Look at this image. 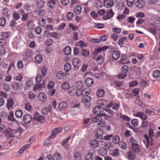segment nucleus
<instances>
[{
	"label": "nucleus",
	"instance_id": "1",
	"mask_svg": "<svg viewBox=\"0 0 160 160\" xmlns=\"http://www.w3.org/2000/svg\"><path fill=\"white\" fill-rule=\"evenodd\" d=\"M148 133L149 137L146 134H145L144 136V138L145 139V141H144V143L145 144V146L147 148L148 147L149 144H150L149 138L152 140V138L154 136V132L153 129L152 128L150 129L149 130Z\"/></svg>",
	"mask_w": 160,
	"mask_h": 160
},
{
	"label": "nucleus",
	"instance_id": "2",
	"mask_svg": "<svg viewBox=\"0 0 160 160\" xmlns=\"http://www.w3.org/2000/svg\"><path fill=\"white\" fill-rule=\"evenodd\" d=\"M99 111V113H97L98 111H93V112L96 114H97V115L96 117L92 118V122H99L101 121H102V118L101 116H106V115L105 113H103L102 112H101L100 111Z\"/></svg>",
	"mask_w": 160,
	"mask_h": 160
},
{
	"label": "nucleus",
	"instance_id": "3",
	"mask_svg": "<svg viewBox=\"0 0 160 160\" xmlns=\"http://www.w3.org/2000/svg\"><path fill=\"white\" fill-rule=\"evenodd\" d=\"M114 14L112 10L110 9L107 12L106 15L103 16V18L104 20L109 19L113 16Z\"/></svg>",
	"mask_w": 160,
	"mask_h": 160
},
{
	"label": "nucleus",
	"instance_id": "4",
	"mask_svg": "<svg viewBox=\"0 0 160 160\" xmlns=\"http://www.w3.org/2000/svg\"><path fill=\"white\" fill-rule=\"evenodd\" d=\"M89 146L91 148H95L99 146L98 142L97 140H92L89 142Z\"/></svg>",
	"mask_w": 160,
	"mask_h": 160
},
{
	"label": "nucleus",
	"instance_id": "5",
	"mask_svg": "<svg viewBox=\"0 0 160 160\" xmlns=\"http://www.w3.org/2000/svg\"><path fill=\"white\" fill-rule=\"evenodd\" d=\"M120 57V54L119 52L114 50L111 53V57L112 58L115 60H118Z\"/></svg>",
	"mask_w": 160,
	"mask_h": 160
},
{
	"label": "nucleus",
	"instance_id": "6",
	"mask_svg": "<svg viewBox=\"0 0 160 160\" xmlns=\"http://www.w3.org/2000/svg\"><path fill=\"white\" fill-rule=\"evenodd\" d=\"M68 106V103L65 101L61 102L58 104V108L60 110L66 109Z\"/></svg>",
	"mask_w": 160,
	"mask_h": 160
},
{
	"label": "nucleus",
	"instance_id": "7",
	"mask_svg": "<svg viewBox=\"0 0 160 160\" xmlns=\"http://www.w3.org/2000/svg\"><path fill=\"white\" fill-rule=\"evenodd\" d=\"M72 65L74 67V69L75 70H78L79 68V61L77 58H74L72 61Z\"/></svg>",
	"mask_w": 160,
	"mask_h": 160
},
{
	"label": "nucleus",
	"instance_id": "8",
	"mask_svg": "<svg viewBox=\"0 0 160 160\" xmlns=\"http://www.w3.org/2000/svg\"><path fill=\"white\" fill-rule=\"evenodd\" d=\"M47 96L43 93H40L38 97V99L42 102H44L46 100Z\"/></svg>",
	"mask_w": 160,
	"mask_h": 160
},
{
	"label": "nucleus",
	"instance_id": "9",
	"mask_svg": "<svg viewBox=\"0 0 160 160\" xmlns=\"http://www.w3.org/2000/svg\"><path fill=\"white\" fill-rule=\"evenodd\" d=\"M33 119L37 120V121L40 122H42L44 119V117L40 115L38 113H36L33 118Z\"/></svg>",
	"mask_w": 160,
	"mask_h": 160
},
{
	"label": "nucleus",
	"instance_id": "10",
	"mask_svg": "<svg viewBox=\"0 0 160 160\" xmlns=\"http://www.w3.org/2000/svg\"><path fill=\"white\" fill-rule=\"evenodd\" d=\"M113 3L112 0H105L104 1V6L108 8L111 7L113 5Z\"/></svg>",
	"mask_w": 160,
	"mask_h": 160
},
{
	"label": "nucleus",
	"instance_id": "11",
	"mask_svg": "<svg viewBox=\"0 0 160 160\" xmlns=\"http://www.w3.org/2000/svg\"><path fill=\"white\" fill-rule=\"evenodd\" d=\"M14 131L15 130L8 128L5 131V133L9 138L13 137H14V135L12 134V132Z\"/></svg>",
	"mask_w": 160,
	"mask_h": 160
},
{
	"label": "nucleus",
	"instance_id": "12",
	"mask_svg": "<svg viewBox=\"0 0 160 160\" xmlns=\"http://www.w3.org/2000/svg\"><path fill=\"white\" fill-rule=\"evenodd\" d=\"M32 119V117L29 114H27L23 117V120L24 122L26 123H29Z\"/></svg>",
	"mask_w": 160,
	"mask_h": 160
},
{
	"label": "nucleus",
	"instance_id": "13",
	"mask_svg": "<svg viewBox=\"0 0 160 160\" xmlns=\"http://www.w3.org/2000/svg\"><path fill=\"white\" fill-rule=\"evenodd\" d=\"M85 83L88 87H89L93 85V80L91 78H88L86 79Z\"/></svg>",
	"mask_w": 160,
	"mask_h": 160
},
{
	"label": "nucleus",
	"instance_id": "14",
	"mask_svg": "<svg viewBox=\"0 0 160 160\" xmlns=\"http://www.w3.org/2000/svg\"><path fill=\"white\" fill-rule=\"evenodd\" d=\"M62 130V128L61 127H59L58 128H54L52 131V134L54 136H56V135L61 132Z\"/></svg>",
	"mask_w": 160,
	"mask_h": 160
},
{
	"label": "nucleus",
	"instance_id": "15",
	"mask_svg": "<svg viewBox=\"0 0 160 160\" xmlns=\"http://www.w3.org/2000/svg\"><path fill=\"white\" fill-rule=\"evenodd\" d=\"M135 5L139 8H141L144 6L145 3L142 0H138L136 2Z\"/></svg>",
	"mask_w": 160,
	"mask_h": 160
},
{
	"label": "nucleus",
	"instance_id": "16",
	"mask_svg": "<svg viewBox=\"0 0 160 160\" xmlns=\"http://www.w3.org/2000/svg\"><path fill=\"white\" fill-rule=\"evenodd\" d=\"M132 149V150L136 152H139V147L138 144L137 143H133L131 144Z\"/></svg>",
	"mask_w": 160,
	"mask_h": 160
},
{
	"label": "nucleus",
	"instance_id": "17",
	"mask_svg": "<svg viewBox=\"0 0 160 160\" xmlns=\"http://www.w3.org/2000/svg\"><path fill=\"white\" fill-rule=\"evenodd\" d=\"M101 131L99 130V132L98 131L96 135L94 136V138L95 140H97L98 142L100 141L102 139V135L100 134L99 132H101Z\"/></svg>",
	"mask_w": 160,
	"mask_h": 160
},
{
	"label": "nucleus",
	"instance_id": "18",
	"mask_svg": "<svg viewBox=\"0 0 160 160\" xmlns=\"http://www.w3.org/2000/svg\"><path fill=\"white\" fill-rule=\"evenodd\" d=\"M98 152L99 155L103 156L107 154V152L106 148H101L98 150Z\"/></svg>",
	"mask_w": 160,
	"mask_h": 160
},
{
	"label": "nucleus",
	"instance_id": "19",
	"mask_svg": "<svg viewBox=\"0 0 160 160\" xmlns=\"http://www.w3.org/2000/svg\"><path fill=\"white\" fill-rule=\"evenodd\" d=\"M135 116L139 117L142 119L145 120L147 118V116L144 113L142 112H138L135 114Z\"/></svg>",
	"mask_w": 160,
	"mask_h": 160
},
{
	"label": "nucleus",
	"instance_id": "20",
	"mask_svg": "<svg viewBox=\"0 0 160 160\" xmlns=\"http://www.w3.org/2000/svg\"><path fill=\"white\" fill-rule=\"evenodd\" d=\"M105 94V91L102 89L98 90L97 92V96L99 98L103 97Z\"/></svg>",
	"mask_w": 160,
	"mask_h": 160
},
{
	"label": "nucleus",
	"instance_id": "21",
	"mask_svg": "<svg viewBox=\"0 0 160 160\" xmlns=\"http://www.w3.org/2000/svg\"><path fill=\"white\" fill-rule=\"evenodd\" d=\"M83 85V83L81 81H77L75 84V87L78 89H81Z\"/></svg>",
	"mask_w": 160,
	"mask_h": 160
},
{
	"label": "nucleus",
	"instance_id": "22",
	"mask_svg": "<svg viewBox=\"0 0 160 160\" xmlns=\"http://www.w3.org/2000/svg\"><path fill=\"white\" fill-rule=\"evenodd\" d=\"M45 4V3L43 0H37L36 2L37 6L40 8H41L43 7Z\"/></svg>",
	"mask_w": 160,
	"mask_h": 160
},
{
	"label": "nucleus",
	"instance_id": "23",
	"mask_svg": "<svg viewBox=\"0 0 160 160\" xmlns=\"http://www.w3.org/2000/svg\"><path fill=\"white\" fill-rule=\"evenodd\" d=\"M81 55L85 57H87L89 56L90 54L89 51L86 49H82L81 51Z\"/></svg>",
	"mask_w": 160,
	"mask_h": 160
},
{
	"label": "nucleus",
	"instance_id": "24",
	"mask_svg": "<svg viewBox=\"0 0 160 160\" xmlns=\"http://www.w3.org/2000/svg\"><path fill=\"white\" fill-rule=\"evenodd\" d=\"M13 104V101L12 99L10 98L8 101L7 104V107L8 109H10L12 108Z\"/></svg>",
	"mask_w": 160,
	"mask_h": 160
},
{
	"label": "nucleus",
	"instance_id": "25",
	"mask_svg": "<svg viewBox=\"0 0 160 160\" xmlns=\"http://www.w3.org/2000/svg\"><path fill=\"white\" fill-rule=\"evenodd\" d=\"M63 51L65 54L68 55L71 52V49L70 47L67 46L64 48Z\"/></svg>",
	"mask_w": 160,
	"mask_h": 160
},
{
	"label": "nucleus",
	"instance_id": "26",
	"mask_svg": "<svg viewBox=\"0 0 160 160\" xmlns=\"http://www.w3.org/2000/svg\"><path fill=\"white\" fill-rule=\"evenodd\" d=\"M30 144H28L24 145L19 151L18 153L19 154H21L22 153L25 149L30 147Z\"/></svg>",
	"mask_w": 160,
	"mask_h": 160
},
{
	"label": "nucleus",
	"instance_id": "27",
	"mask_svg": "<svg viewBox=\"0 0 160 160\" xmlns=\"http://www.w3.org/2000/svg\"><path fill=\"white\" fill-rule=\"evenodd\" d=\"M66 73L62 71H60L56 74V77L58 79H62L66 76Z\"/></svg>",
	"mask_w": 160,
	"mask_h": 160
},
{
	"label": "nucleus",
	"instance_id": "28",
	"mask_svg": "<svg viewBox=\"0 0 160 160\" xmlns=\"http://www.w3.org/2000/svg\"><path fill=\"white\" fill-rule=\"evenodd\" d=\"M77 89L75 87H71L69 91L70 94L71 96H73L76 94Z\"/></svg>",
	"mask_w": 160,
	"mask_h": 160
},
{
	"label": "nucleus",
	"instance_id": "29",
	"mask_svg": "<svg viewBox=\"0 0 160 160\" xmlns=\"http://www.w3.org/2000/svg\"><path fill=\"white\" fill-rule=\"evenodd\" d=\"M74 12L77 14H79L82 11L81 7L80 5H78L74 8Z\"/></svg>",
	"mask_w": 160,
	"mask_h": 160
},
{
	"label": "nucleus",
	"instance_id": "30",
	"mask_svg": "<svg viewBox=\"0 0 160 160\" xmlns=\"http://www.w3.org/2000/svg\"><path fill=\"white\" fill-rule=\"evenodd\" d=\"M112 142L113 143L117 144L120 142V138L119 136H115L112 137Z\"/></svg>",
	"mask_w": 160,
	"mask_h": 160
},
{
	"label": "nucleus",
	"instance_id": "31",
	"mask_svg": "<svg viewBox=\"0 0 160 160\" xmlns=\"http://www.w3.org/2000/svg\"><path fill=\"white\" fill-rule=\"evenodd\" d=\"M71 65L69 63H66L64 67V69L65 71L68 72L71 69Z\"/></svg>",
	"mask_w": 160,
	"mask_h": 160
},
{
	"label": "nucleus",
	"instance_id": "32",
	"mask_svg": "<svg viewBox=\"0 0 160 160\" xmlns=\"http://www.w3.org/2000/svg\"><path fill=\"white\" fill-rule=\"evenodd\" d=\"M61 88L63 90H67L70 88V85L68 82H66L61 85Z\"/></svg>",
	"mask_w": 160,
	"mask_h": 160
},
{
	"label": "nucleus",
	"instance_id": "33",
	"mask_svg": "<svg viewBox=\"0 0 160 160\" xmlns=\"http://www.w3.org/2000/svg\"><path fill=\"white\" fill-rule=\"evenodd\" d=\"M91 97L88 95H85L83 97L82 101L84 103H87L89 101L91 100Z\"/></svg>",
	"mask_w": 160,
	"mask_h": 160
},
{
	"label": "nucleus",
	"instance_id": "34",
	"mask_svg": "<svg viewBox=\"0 0 160 160\" xmlns=\"http://www.w3.org/2000/svg\"><path fill=\"white\" fill-rule=\"evenodd\" d=\"M20 84L16 82H14L12 83V88L14 90H16L19 89Z\"/></svg>",
	"mask_w": 160,
	"mask_h": 160
},
{
	"label": "nucleus",
	"instance_id": "35",
	"mask_svg": "<svg viewBox=\"0 0 160 160\" xmlns=\"http://www.w3.org/2000/svg\"><path fill=\"white\" fill-rule=\"evenodd\" d=\"M122 72V73L127 74L129 71V68L127 65H123L121 68Z\"/></svg>",
	"mask_w": 160,
	"mask_h": 160
},
{
	"label": "nucleus",
	"instance_id": "36",
	"mask_svg": "<svg viewBox=\"0 0 160 160\" xmlns=\"http://www.w3.org/2000/svg\"><path fill=\"white\" fill-rule=\"evenodd\" d=\"M128 158L131 160H133L135 158V155L134 153L131 152H129L128 153Z\"/></svg>",
	"mask_w": 160,
	"mask_h": 160
},
{
	"label": "nucleus",
	"instance_id": "37",
	"mask_svg": "<svg viewBox=\"0 0 160 160\" xmlns=\"http://www.w3.org/2000/svg\"><path fill=\"white\" fill-rule=\"evenodd\" d=\"M103 60V57L101 56H98L96 59L97 62L99 64H102L104 62Z\"/></svg>",
	"mask_w": 160,
	"mask_h": 160
},
{
	"label": "nucleus",
	"instance_id": "38",
	"mask_svg": "<svg viewBox=\"0 0 160 160\" xmlns=\"http://www.w3.org/2000/svg\"><path fill=\"white\" fill-rule=\"evenodd\" d=\"M52 158L53 160H61V156L59 153H57L54 154Z\"/></svg>",
	"mask_w": 160,
	"mask_h": 160
},
{
	"label": "nucleus",
	"instance_id": "39",
	"mask_svg": "<svg viewBox=\"0 0 160 160\" xmlns=\"http://www.w3.org/2000/svg\"><path fill=\"white\" fill-rule=\"evenodd\" d=\"M42 60V57L41 55H37L35 58V61L38 63H40Z\"/></svg>",
	"mask_w": 160,
	"mask_h": 160
},
{
	"label": "nucleus",
	"instance_id": "40",
	"mask_svg": "<svg viewBox=\"0 0 160 160\" xmlns=\"http://www.w3.org/2000/svg\"><path fill=\"white\" fill-rule=\"evenodd\" d=\"M92 153H88L86 154L85 156V159L86 160H92L93 158Z\"/></svg>",
	"mask_w": 160,
	"mask_h": 160
},
{
	"label": "nucleus",
	"instance_id": "41",
	"mask_svg": "<svg viewBox=\"0 0 160 160\" xmlns=\"http://www.w3.org/2000/svg\"><path fill=\"white\" fill-rule=\"evenodd\" d=\"M120 147L123 149H125L127 148L126 145L125 143L122 141L118 143Z\"/></svg>",
	"mask_w": 160,
	"mask_h": 160
},
{
	"label": "nucleus",
	"instance_id": "42",
	"mask_svg": "<svg viewBox=\"0 0 160 160\" xmlns=\"http://www.w3.org/2000/svg\"><path fill=\"white\" fill-rule=\"evenodd\" d=\"M153 77L157 78L160 77V71L159 70H155L153 72Z\"/></svg>",
	"mask_w": 160,
	"mask_h": 160
},
{
	"label": "nucleus",
	"instance_id": "43",
	"mask_svg": "<svg viewBox=\"0 0 160 160\" xmlns=\"http://www.w3.org/2000/svg\"><path fill=\"white\" fill-rule=\"evenodd\" d=\"M6 22V20L4 17H2L0 18V26L2 27L4 26Z\"/></svg>",
	"mask_w": 160,
	"mask_h": 160
},
{
	"label": "nucleus",
	"instance_id": "44",
	"mask_svg": "<svg viewBox=\"0 0 160 160\" xmlns=\"http://www.w3.org/2000/svg\"><path fill=\"white\" fill-rule=\"evenodd\" d=\"M139 92V89L138 88H135L132 91V94L133 95L135 96H137V97H138V96L137 95L138 94Z\"/></svg>",
	"mask_w": 160,
	"mask_h": 160
},
{
	"label": "nucleus",
	"instance_id": "45",
	"mask_svg": "<svg viewBox=\"0 0 160 160\" xmlns=\"http://www.w3.org/2000/svg\"><path fill=\"white\" fill-rule=\"evenodd\" d=\"M104 146L106 148L110 149L112 148V145L111 143L106 142L104 143Z\"/></svg>",
	"mask_w": 160,
	"mask_h": 160
},
{
	"label": "nucleus",
	"instance_id": "46",
	"mask_svg": "<svg viewBox=\"0 0 160 160\" xmlns=\"http://www.w3.org/2000/svg\"><path fill=\"white\" fill-rule=\"evenodd\" d=\"M79 45L81 47H86L88 46L87 43L81 40L80 41L78 42L77 43V46H78Z\"/></svg>",
	"mask_w": 160,
	"mask_h": 160
},
{
	"label": "nucleus",
	"instance_id": "47",
	"mask_svg": "<svg viewBox=\"0 0 160 160\" xmlns=\"http://www.w3.org/2000/svg\"><path fill=\"white\" fill-rule=\"evenodd\" d=\"M108 48V46H105L103 47L98 48L96 50L98 52H100L101 51H106Z\"/></svg>",
	"mask_w": 160,
	"mask_h": 160
},
{
	"label": "nucleus",
	"instance_id": "48",
	"mask_svg": "<svg viewBox=\"0 0 160 160\" xmlns=\"http://www.w3.org/2000/svg\"><path fill=\"white\" fill-rule=\"evenodd\" d=\"M148 31L153 35L156 34V30L155 28L154 27H149L148 29Z\"/></svg>",
	"mask_w": 160,
	"mask_h": 160
},
{
	"label": "nucleus",
	"instance_id": "49",
	"mask_svg": "<svg viewBox=\"0 0 160 160\" xmlns=\"http://www.w3.org/2000/svg\"><path fill=\"white\" fill-rule=\"evenodd\" d=\"M22 111H16L15 115L17 118H20L22 116Z\"/></svg>",
	"mask_w": 160,
	"mask_h": 160
},
{
	"label": "nucleus",
	"instance_id": "50",
	"mask_svg": "<svg viewBox=\"0 0 160 160\" xmlns=\"http://www.w3.org/2000/svg\"><path fill=\"white\" fill-rule=\"evenodd\" d=\"M56 0H51L48 2V5L49 8H52L55 5Z\"/></svg>",
	"mask_w": 160,
	"mask_h": 160
},
{
	"label": "nucleus",
	"instance_id": "51",
	"mask_svg": "<svg viewBox=\"0 0 160 160\" xmlns=\"http://www.w3.org/2000/svg\"><path fill=\"white\" fill-rule=\"evenodd\" d=\"M60 36V35L59 33L56 32H53L51 33V37H53L55 38L58 39Z\"/></svg>",
	"mask_w": 160,
	"mask_h": 160
},
{
	"label": "nucleus",
	"instance_id": "52",
	"mask_svg": "<svg viewBox=\"0 0 160 160\" xmlns=\"http://www.w3.org/2000/svg\"><path fill=\"white\" fill-rule=\"evenodd\" d=\"M73 16V13L71 12H68L67 15V19L69 20H71Z\"/></svg>",
	"mask_w": 160,
	"mask_h": 160
},
{
	"label": "nucleus",
	"instance_id": "53",
	"mask_svg": "<svg viewBox=\"0 0 160 160\" xmlns=\"http://www.w3.org/2000/svg\"><path fill=\"white\" fill-rule=\"evenodd\" d=\"M32 52L31 51L30 49H27L25 54V56L27 58L32 57Z\"/></svg>",
	"mask_w": 160,
	"mask_h": 160
},
{
	"label": "nucleus",
	"instance_id": "54",
	"mask_svg": "<svg viewBox=\"0 0 160 160\" xmlns=\"http://www.w3.org/2000/svg\"><path fill=\"white\" fill-rule=\"evenodd\" d=\"M15 118H14V117L13 112H12V111H11L8 116V119L11 121H13L15 120Z\"/></svg>",
	"mask_w": 160,
	"mask_h": 160
},
{
	"label": "nucleus",
	"instance_id": "55",
	"mask_svg": "<svg viewBox=\"0 0 160 160\" xmlns=\"http://www.w3.org/2000/svg\"><path fill=\"white\" fill-rule=\"evenodd\" d=\"M42 87V84H40L39 85H36L33 87V89L34 91L38 90H41Z\"/></svg>",
	"mask_w": 160,
	"mask_h": 160
},
{
	"label": "nucleus",
	"instance_id": "56",
	"mask_svg": "<svg viewBox=\"0 0 160 160\" xmlns=\"http://www.w3.org/2000/svg\"><path fill=\"white\" fill-rule=\"evenodd\" d=\"M52 43V40L51 38H48L45 42V44L47 46L51 45Z\"/></svg>",
	"mask_w": 160,
	"mask_h": 160
},
{
	"label": "nucleus",
	"instance_id": "57",
	"mask_svg": "<svg viewBox=\"0 0 160 160\" xmlns=\"http://www.w3.org/2000/svg\"><path fill=\"white\" fill-rule=\"evenodd\" d=\"M131 123L133 126H137L138 125V120L137 119H134L131 121Z\"/></svg>",
	"mask_w": 160,
	"mask_h": 160
},
{
	"label": "nucleus",
	"instance_id": "58",
	"mask_svg": "<svg viewBox=\"0 0 160 160\" xmlns=\"http://www.w3.org/2000/svg\"><path fill=\"white\" fill-rule=\"evenodd\" d=\"M127 75V74H125L122 72V73L118 75L117 76V77L119 79H123L126 77Z\"/></svg>",
	"mask_w": 160,
	"mask_h": 160
},
{
	"label": "nucleus",
	"instance_id": "59",
	"mask_svg": "<svg viewBox=\"0 0 160 160\" xmlns=\"http://www.w3.org/2000/svg\"><path fill=\"white\" fill-rule=\"evenodd\" d=\"M47 71V68L45 66L43 67L42 69V76L45 77L46 76Z\"/></svg>",
	"mask_w": 160,
	"mask_h": 160
},
{
	"label": "nucleus",
	"instance_id": "60",
	"mask_svg": "<svg viewBox=\"0 0 160 160\" xmlns=\"http://www.w3.org/2000/svg\"><path fill=\"white\" fill-rule=\"evenodd\" d=\"M42 79V76L40 74L37 75L36 78V81L37 83H39Z\"/></svg>",
	"mask_w": 160,
	"mask_h": 160
},
{
	"label": "nucleus",
	"instance_id": "61",
	"mask_svg": "<svg viewBox=\"0 0 160 160\" xmlns=\"http://www.w3.org/2000/svg\"><path fill=\"white\" fill-rule=\"evenodd\" d=\"M42 30V28L39 27H37L35 30V32L37 34H39L41 33Z\"/></svg>",
	"mask_w": 160,
	"mask_h": 160
},
{
	"label": "nucleus",
	"instance_id": "62",
	"mask_svg": "<svg viewBox=\"0 0 160 160\" xmlns=\"http://www.w3.org/2000/svg\"><path fill=\"white\" fill-rule=\"evenodd\" d=\"M69 0H61V3L64 6L68 5L69 2Z\"/></svg>",
	"mask_w": 160,
	"mask_h": 160
},
{
	"label": "nucleus",
	"instance_id": "63",
	"mask_svg": "<svg viewBox=\"0 0 160 160\" xmlns=\"http://www.w3.org/2000/svg\"><path fill=\"white\" fill-rule=\"evenodd\" d=\"M98 102L100 104H101L102 105H106L107 104L106 101L105 100L103 99H99Z\"/></svg>",
	"mask_w": 160,
	"mask_h": 160
},
{
	"label": "nucleus",
	"instance_id": "64",
	"mask_svg": "<svg viewBox=\"0 0 160 160\" xmlns=\"http://www.w3.org/2000/svg\"><path fill=\"white\" fill-rule=\"evenodd\" d=\"M119 152H118V150L117 149H116L113 151L112 152V155L113 156H114V157L117 156L119 155Z\"/></svg>",
	"mask_w": 160,
	"mask_h": 160
}]
</instances>
